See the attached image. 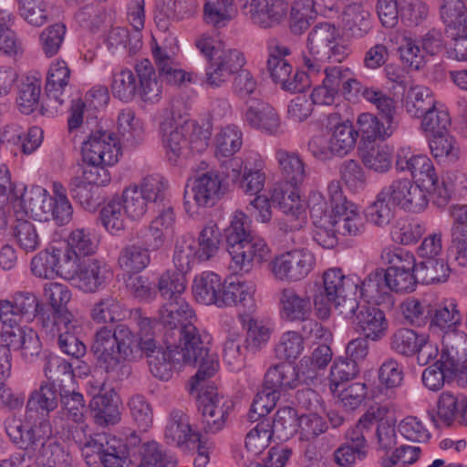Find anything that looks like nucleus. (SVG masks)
<instances>
[{
    "mask_svg": "<svg viewBox=\"0 0 467 467\" xmlns=\"http://www.w3.org/2000/svg\"><path fill=\"white\" fill-rule=\"evenodd\" d=\"M159 320L164 328L163 342L169 351L159 350L158 356L150 361L154 377L167 380L176 365L198 366L196 386L199 379L216 373L219 362L216 356L209 352L210 336L194 326V311L185 300L166 302L160 309Z\"/></svg>",
    "mask_w": 467,
    "mask_h": 467,
    "instance_id": "1",
    "label": "nucleus"
},
{
    "mask_svg": "<svg viewBox=\"0 0 467 467\" xmlns=\"http://www.w3.org/2000/svg\"><path fill=\"white\" fill-rule=\"evenodd\" d=\"M91 349L99 367L113 379H120L130 372L126 362L140 353L139 335L126 324H118L113 330L102 327L94 335Z\"/></svg>",
    "mask_w": 467,
    "mask_h": 467,
    "instance_id": "2",
    "label": "nucleus"
},
{
    "mask_svg": "<svg viewBox=\"0 0 467 467\" xmlns=\"http://www.w3.org/2000/svg\"><path fill=\"white\" fill-rule=\"evenodd\" d=\"M228 180L247 195L254 196L247 206L248 212L259 223H266L272 218L269 198L259 194L265 188L266 174L265 160L257 153L251 154L244 163L240 159H231L224 163Z\"/></svg>",
    "mask_w": 467,
    "mask_h": 467,
    "instance_id": "3",
    "label": "nucleus"
},
{
    "mask_svg": "<svg viewBox=\"0 0 467 467\" xmlns=\"http://www.w3.org/2000/svg\"><path fill=\"white\" fill-rule=\"evenodd\" d=\"M359 277L346 275L340 268H330L323 274V285L314 296V306L321 318L329 317L333 307L342 317L353 316L358 308L357 299Z\"/></svg>",
    "mask_w": 467,
    "mask_h": 467,
    "instance_id": "4",
    "label": "nucleus"
},
{
    "mask_svg": "<svg viewBox=\"0 0 467 467\" xmlns=\"http://www.w3.org/2000/svg\"><path fill=\"white\" fill-rule=\"evenodd\" d=\"M306 47L302 63L312 74L321 72L325 63L343 62L351 53L339 29L329 22L317 23L310 29Z\"/></svg>",
    "mask_w": 467,
    "mask_h": 467,
    "instance_id": "5",
    "label": "nucleus"
},
{
    "mask_svg": "<svg viewBox=\"0 0 467 467\" xmlns=\"http://www.w3.org/2000/svg\"><path fill=\"white\" fill-rule=\"evenodd\" d=\"M224 234L234 271L249 273L254 262H263L270 252L263 239L252 234L248 217L243 212L234 213Z\"/></svg>",
    "mask_w": 467,
    "mask_h": 467,
    "instance_id": "6",
    "label": "nucleus"
},
{
    "mask_svg": "<svg viewBox=\"0 0 467 467\" xmlns=\"http://www.w3.org/2000/svg\"><path fill=\"white\" fill-rule=\"evenodd\" d=\"M120 154L119 141L114 133L102 130L92 131L82 145L83 161L87 166L80 178L96 188L106 185L110 177L104 166L117 163Z\"/></svg>",
    "mask_w": 467,
    "mask_h": 467,
    "instance_id": "7",
    "label": "nucleus"
},
{
    "mask_svg": "<svg viewBox=\"0 0 467 467\" xmlns=\"http://www.w3.org/2000/svg\"><path fill=\"white\" fill-rule=\"evenodd\" d=\"M213 376L199 379L194 386L195 376L192 378L191 391H199L197 396L198 410L202 414V429L207 434H215L222 431L227 417L233 409V402L220 395L213 386H202V382Z\"/></svg>",
    "mask_w": 467,
    "mask_h": 467,
    "instance_id": "8",
    "label": "nucleus"
},
{
    "mask_svg": "<svg viewBox=\"0 0 467 467\" xmlns=\"http://www.w3.org/2000/svg\"><path fill=\"white\" fill-rule=\"evenodd\" d=\"M230 181L226 178L224 164L222 171L210 170L194 177L192 185H186L184 191V206L187 213L192 211V203L198 208L213 206L223 195Z\"/></svg>",
    "mask_w": 467,
    "mask_h": 467,
    "instance_id": "9",
    "label": "nucleus"
},
{
    "mask_svg": "<svg viewBox=\"0 0 467 467\" xmlns=\"http://www.w3.org/2000/svg\"><path fill=\"white\" fill-rule=\"evenodd\" d=\"M327 195L333 207L331 226L343 236H358L365 232L366 223L357 205L345 196L339 181L327 184Z\"/></svg>",
    "mask_w": 467,
    "mask_h": 467,
    "instance_id": "10",
    "label": "nucleus"
},
{
    "mask_svg": "<svg viewBox=\"0 0 467 467\" xmlns=\"http://www.w3.org/2000/svg\"><path fill=\"white\" fill-rule=\"evenodd\" d=\"M5 431L11 441L21 450L36 451L53 436L49 420L26 417V414L24 421L18 419L8 420Z\"/></svg>",
    "mask_w": 467,
    "mask_h": 467,
    "instance_id": "11",
    "label": "nucleus"
},
{
    "mask_svg": "<svg viewBox=\"0 0 467 467\" xmlns=\"http://www.w3.org/2000/svg\"><path fill=\"white\" fill-rule=\"evenodd\" d=\"M87 463L96 462L97 455L104 467H124L129 452L126 444L119 438L109 433H97L88 440L81 448Z\"/></svg>",
    "mask_w": 467,
    "mask_h": 467,
    "instance_id": "12",
    "label": "nucleus"
},
{
    "mask_svg": "<svg viewBox=\"0 0 467 467\" xmlns=\"http://www.w3.org/2000/svg\"><path fill=\"white\" fill-rule=\"evenodd\" d=\"M314 254L306 249H294L276 255L269 264L277 281L294 283L307 276L315 266Z\"/></svg>",
    "mask_w": 467,
    "mask_h": 467,
    "instance_id": "13",
    "label": "nucleus"
},
{
    "mask_svg": "<svg viewBox=\"0 0 467 467\" xmlns=\"http://www.w3.org/2000/svg\"><path fill=\"white\" fill-rule=\"evenodd\" d=\"M40 327L46 335L57 337L58 347L65 354L76 358L85 355L86 346L78 338L82 331L81 322L75 316H64L58 321L43 317Z\"/></svg>",
    "mask_w": 467,
    "mask_h": 467,
    "instance_id": "14",
    "label": "nucleus"
},
{
    "mask_svg": "<svg viewBox=\"0 0 467 467\" xmlns=\"http://www.w3.org/2000/svg\"><path fill=\"white\" fill-rule=\"evenodd\" d=\"M381 190L389 202L401 210L420 213L428 205L426 191L410 179H396Z\"/></svg>",
    "mask_w": 467,
    "mask_h": 467,
    "instance_id": "15",
    "label": "nucleus"
},
{
    "mask_svg": "<svg viewBox=\"0 0 467 467\" xmlns=\"http://www.w3.org/2000/svg\"><path fill=\"white\" fill-rule=\"evenodd\" d=\"M389 348L398 355L412 357L417 354L420 366L426 365L431 358L437 356V349L427 343L423 334H418L412 329L401 327L389 337Z\"/></svg>",
    "mask_w": 467,
    "mask_h": 467,
    "instance_id": "16",
    "label": "nucleus"
},
{
    "mask_svg": "<svg viewBox=\"0 0 467 467\" xmlns=\"http://www.w3.org/2000/svg\"><path fill=\"white\" fill-rule=\"evenodd\" d=\"M245 64L244 54L237 49H223L215 53L205 68L203 84L210 88H219L230 77L238 72Z\"/></svg>",
    "mask_w": 467,
    "mask_h": 467,
    "instance_id": "17",
    "label": "nucleus"
},
{
    "mask_svg": "<svg viewBox=\"0 0 467 467\" xmlns=\"http://www.w3.org/2000/svg\"><path fill=\"white\" fill-rule=\"evenodd\" d=\"M431 422L437 428L450 427L454 423L467 427V397L442 392L438 400L437 412L429 411Z\"/></svg>",
    "mask_w": 467,
    "mask_h": 467,
    "instance_id": "18",
    "label": "nucleus"
},
{
    "mask_svg": "<svg viewBox=\"0 0 467 467\" xmlns=\"http://www.w3.org/2000/svg\"><path fill=\"white\" fill-rule=\"evenodd\" d=\"M2 340L8 350L18 351L22 358L26 362H33L41 351L39 337L32 327L20 326L18 323L11 328L1 330Z\"/></svg>",
    "mask_w": 467,
    "mask_h": 467,
    "instance_id": "19",
    "label": "nucleus"
},
{
    "mask_svg": "<svg viewBox=\"0 0 467 467\" xmlns=\"http://www.w3.org/2000/svg\"><path fill=\"white\" fill-rule=\"evenodd\" d=\"M272 199L278 202L280 210L285 213V219L280 223V229L285 231H296L303 227L306 223L305 206L300 199L297 187L290 190L275 188Z\"/></svg>",
    "mask_w": 467,
    "mask_h": 467,
    "instance_id": "20",
    "label": "nucleus"
},
{
    "mask_svg": "<svg viewBox=\"0 0 467 467\" xmlns=\"http://www.w3.org/2000/svg\"><path fill=\"white\" fill-rule=\"evenodd\" d=\"M430 329L445 335H464L457 332L462 324V314L455 299L442 298L429 304Z\"/></svg>",
    "mask_w": 467,
    "mask_h": 467,
    "instance_id": "21",
    "label": "nucleus"
},
{
    "mask_svg": "<svg viewBox=\"0 0 467 467\" xmlns=\"http://www.w3.org/2000/svg\"><path fill=\"white\" fill-rule=\"evenodd\" d=\"M353 312V316L343 317L350 319L366 338L377 342L387 336L389 322L382 310L375 306L358 305V308Z\"/></svg>",
    "mask_w": 467,
    "mask_h": 467,
    "instance_id": "22",
    "label": "nucleus"
},
{
    "mask_svg": "<svg viewBox=\"0 0 467 467\" xmlns=\"http://www.w3.org/2000/svg\"><path fill=\"white\" fill-rule=\"evenodd\" d=\"M101 391L102 384L99 382L90 390L93 398L89 406L94 420L101 427L115 425L120 420V410L116 393L112 389L104 393Z\"/></svg>",
    "mask_w": 467,
    "mask_h": 467,
    "instance_id": "23",
    "label": "nucleus"
},
{
    "mask_svg": "<svg viewBox=\"0 0 467 467\" xmlns=\"http://www.w3.org/2000/svg\"><path fill=\"white\" fill-rule=\"evenodd\" d=\"M112 276L109 266L98 259H88L80 263L72 280L86 293H95L104 287Z\"/></svg>",
    "mask_w": 467,
    "mask_h": 467,
    "instance_id": "24",
    "label": "nucleus"
},
{
    "mask_svg": "<svg viewBox=\"0 0 467 467\" xmlns=\"http://www.w3.org/2000/svg\"><path fill=\"white\" fill-rule=\"evenodd\" d=\"M359 296L368 303L390 307L394 304L384 269H376L361 281L358 287Z\"/></svg>",
    "mask_w": 467,
    "mask_h": 467,
    "instance_id": "25",
    "label": "nucleus"
},
{
    "mask_svg": "<svg viewBox=\"0 0 467 467\" xmlns=\"http://www.w3.org/2000/svg\"><path fill=\"white\" fill-rule=\"evenodd\" d=\"M58 395L54 382L42 381L39 388L34 389L28 397L25 411L26 417L49 420L50 412L57 408Z\"/></svg>",
    "mask_w": 467,
    "mask_h": 467,
    "instance_id": "26",
    "label": "nucleus"
},
{
    "mask_svg": "<svg viewBox=\"0 0 467 467\" xmlns=\"http://www.w3.org/2000/svg\"><path fill=\"white\" fill-rule=\"evenodd\" d=\"M244 119L251 128L267 134H275L280 128V118L276 110L269 103L260 99L247 102Z\"/></svg>",
    "mask_w": 467,
    "mask_h": 467,
    "instance_id": "27",
    "label": "nucleus"
},
{
    "mask_svg": "<svg viewBox=\"0 0 467 467\" xmlns=\"http://www.w3.org/2000/svg\"><path fill=\"white\" fill-rule=\"evenodd\" d=\"M279 309L286 321H305L312 313L311 300L293 287H285L279 293Z\"/></svg>",
    "mask_w": 467,
    "mask_h": 467,
    "instance_id": "28",
    "label": "nucleus"
},
{
    "mask_svg": "<svg viewBox=\"0 0 467 467\" xmlns=\"http://www.w3.org/2000/svg\"><path fill=\"white\" fill-rule=\"evenodd\" d=\"M43 295L48 301L51 310L47 311L42 308L38 317L39 326H43V317H48L51 321H58L64 316H75L67 306L71 299V292L66 285L60 283L46 284Z\"/></svg>",
    "mask_w": 467,
    "mask_h": 467,
    "instance_id": "29",
    "label": "nucleus"
},
{
    "mask_svg": "<svg viewBox=\"0 0 467 467\" xmlns=\"http://www.w3.org/2000/svg\"><path fill=\"white\" fill-rule=\"evenodd\" d=\"M195 436L202 435L192 431L189 417L182 410H172L165 429L167 443L186 451L191 444H195Z\"/></svg>",
    "mask_w": 467,
    "mask_h": 467,
    "instance_id": "30",
    "label": "nucleus"
},
{
    "mask_svg": "<svg viewBox=\"0 0 467 467\" xmlns=\"http://www.w3.org/2000/svg\"><path fill=\"white\" fill-rule=\"evenodd\" d=\"M162 143L166 155L172 163L188 151V140L184 130V122L177 125L173 118H166L160 126Z\"/></svg>",
    "mask_w": 467,
    "mask_h": 467,
    "instance_id": "31",
    "label": "nucleus"
},
{
    "mask_svg": "<svg viewBox=\"0 0 467 467\" xmlns=\"http://www.w3.org/2000/svg\"><path fill=\"white\" fill-rule=\"evenodd\" d=\"M256 285L254 281L230 278L225 280L222 286L219 307H229L237 305L251 306Z\"/></svg>",
    "mask_w": 467,
    "mask_h": 467,
    "instance_id": "32",
    "label": "nucleus"
},
{
    "mask_svg": "<svg viewBox=\"0 0 467 467\" xmlns=\"http://www.w3.org/2000/svg\"><path fill=\"white\" fill-rule=\"evenodd\" d=\"M345 30L354 38H363L371 31L373 25L369 9L362 2L354 1L343 14Z\"/></svg>",
    "mask_w": 467,
    "mask_h": 467,
    "instance_id": "33",
    "label": "nucleus"
},
{
    "mask_svg": "<svg viewBox=\"0 0 467 467\" xmlns=\"http://www.w3.org/2000/svg\"><path fill=\"white\" fill-rule=\"evenodd\" d=\"M223 283L221 277L212 271L197 275L192 282V290L195 300L202 305H214L219 307Z\"/></svg>",
    "mask_w": 467,
    "mask_h": 467,
    "instance_id": "34",
    "label": "nucleus"
},
{
    "mask_svg": "<svg viewBox=\"0 0 467 467\" xmlns=\"http://www.w3.org/2000/svg\"><path fill=\"white\" fill-rule=\"evenodd\" d=\"M333 5L320 0H296L291 6L290 27L295 34H301L309 26L310 20L318 13L332 10Z\"/></svg>",
    "mask_w": 467,
    "mask_h": 467,
    "instance_id": "35",
    "label": "nucleus"
},
{
    "mask_svg": "<svg viewBox=\"0 0 467 467\" xmlns=\"http://www.w3.org/2000/svg\"><path fill=\"white\" fill-rule=\"evenodd\" d=\"M267 69L272 80L281 85L293 71L292 65L285 59L291 54L288 47L281 44L276 39L267 42Z\"/></svg>",
    "mask_w": 467,
    "mask_h": 467,
    "instance_id": "36",
    "label": "nucleus"
},
{
    "mask_svg": "<svg viewBox=\"0 0 467 467\" xmlns=\"http://www.w3.org/2000/svg\"><path fill=\"white\" fill-rule=\"evenodd\" d=\"M275 160L285 181L291 187L301 185L306 177V164L298 153L284 149L275 150Z\"/></svg>",
    "mask_w": 467,
    "mask_h": 467,
    "instance_id": "37",
    "label": "nucleus"
},
{
    "mask_svg": "<svg viewBox=\"0 0 467 467\" xmlns=\"http://www.w3.org/2000/svg\"><path fill=\"white\" fill-rule=\"evenodd\" d=\"M266 387L280 391L296 389L299 383V373L292 363H280L270 367L265 374Z\"/></svg>",
    "mask_w": 467,
    "mask_h": 467,
    "instance_id": "38",
    "label": "nucleus"
},
{
    "mask_svg": "<svg viewBox=\"0 0 467 467\" xmlns=\"http://www.w3.org/2000/svg\"><path fill=\"white\" fill-rule=\"evenodd\" d=\"M139 78L138 93L148 103H157L162 93V87L156 78L155 70L149 60H143L136 66Z\"/></svg>",
    "mask_w": 467,
    "mask_h": 467,
    "instance_id": "39",
    "label": "nucleus"
},
{
    "mask_svg": "<svg viewBox=\"0 0 467 467\" xmlns=\"http://www.w3.org/2000/svg\"><path fill=\"white\" fill-rule=\"evenodd\" d=\"M440 17L449 36L458 35L467 29V11L462 0H442Z\"/></svg>",
    "mask_w": 467,
    "mask_h": 467,
    "instance_id": "40",
    "label": "nucleus"
},
{
    "mask_svg": "<svg viewBox=\"0 0 467 467\" xmlns=\"http://www.w3.org/2000/svg\"><path fill=\"white\" fill-rule=\"evenodd\" d=\"M69 68L65 61L53 63L48 70L46 84V92L50 102L61 106L64 101V89L68 84Z\"/></svg>",
    "mask_w": 467,
    "mask_h": 467,
    "instance_id": "41",
    "label": "nucleus"
},
{
    "mask_svg": "<svg viewBox=\"0 0 467 467\" xmlns=\"http://www.w3.org/2000/svg\"><path fill=\"white\" fill-rule=\"evenodd\" d=\"M197 6V0H157L155 17L158 23L187 19L194 15Z\"/></svg>",
    "mask_w": 467,
    "mask_h": 467,
    "instance_id": "42",
    "label": "nucleus"
},
{
    "mask_svg": "<svg viewBox=\"0 0 467 467\" xmlns=\"http://www.w3.org/2000/svg\"><path fill=\"white\" fill-rule=\"evenodd\" d=\"M53 196H50V211L47 213V221L51 217L57 224H67L73 216V208L67 196V190L60 182H52Z\"/></svg>",
    "mask_w": 467,
    "mask_h": 467,
    "instance_id": "43",
    "label": "nucleus"
},
{
    "mask_svg": "<svg viewBox=\"0 0 467 467\" xmlns=\"http://www.w3.org/2000/svg\"><path fill=\"white\" fill-rule=\"evenodd\" d=\"M89 315L97 324L114 323L125 317V308L117 297L106 296L92 305Z\"/></svg>",
    "mask_w": 467,
    "mask_h": 467,
    "instance_id": "44",
    "label": "nucleus"
},
{
    "mask_svg": "<svg viewBox=\"0 0 467 467\" xmlns=\"http://www.w3.org/2000/svg\"><path fill=\"white\" fill-rule=\"evenodd\" d=\"M150 248L145 244H132L123 247L118 261L120 268L130 273L144 270L150 263Z\"/></svg>",
    "mask_w": 467,
    "mask_h": 467,
    "instance_id": "45",
    "label": "nucleus"
},
{
    "mask_svg": "<svg viewBox=\"0 0 467 467\" xmlns=\"http://www.w3.org/2000/svg\"><path fill=\"white\" fill-rule=\"evenodd\" d=\"M49 199L46 189L36 186L26 190L21 196V202L26 214L38 221H47V213L50 211Z\"/></svg>",
    "mask_w": 467,
    "mask_h": 467,
    "instance_id": "46",
    "label": "nucleus"
},
{
    "mask_svg": "<svg viewBox=\"0 0 467 467\" xmlns=\"http://www.w3.org/2000/svg\"><path fill=\"white\" fill-rule=\"evenodd\" d=\"M299 417L289 406L282 407L275 414L270 431L278 441H287L298 431Z\"/></svg>",
    "mask_w": 467,
    "mask_h": 467,
    "instance_id": "47",
    "label": "nucleus"
},
{
    "mask_svg": "<svg viewBox=\"0 0 467 467\" xmlns=\"http://www.w3.org/2000/svg\"><path fill=\"white\" fill-rule=\"evenodd\" d=\"M138 76L129 68L116 69L110 84L113 96L124 102L131 101L138 93Z\"/></svg>",
    "mask_w": 467,
    "mask_h": 467,
    "instance_id": "48",
    "label": "nucleus"
},
{
    "mask_svg": "<svg viewBox=\"0 0 467 467\" xmlns=\"http://www.w3.org/2000/svg\"><path fill=\"white\" fill-rule=\"evenodd\" d=\"M436 103L431 91L424 86L410 87L405 96V109L412 118H420Z\"/></svg>",
    "mask_w": 467,
    "mask_h": 467,
    "instance_id": "49",
    "label": "nucleus"
},
{
    "mask_svg": "<svg viewBox=\"0 0 467 467\" xmlns=\"http://www.w3.org/2000/svg\"><path fill=\"white\" fill-rule=\"evenodd\" d=\"M433 158L439 162L452 163L460 158V147L457 140L448 133L434 134L429 140Z\"/></svg>",
    "mask_w": 467,
    "mask_h": 467,
    "instance_id": "50",
    "label": "nucleus"
},
{
    "mask_svg": "<svg viewBox=\"0 0 467 467\" xmlns=\"http://www.w3.org/2000/svg\"><path fill=\"white\" fill-rule=\"evenodd\" d=\"M186 275L178 270H168L161 275L158 290L164 300L167 302L184 300L182 295L187 286Z\"/></svg>",
    "mask_w": 467,
    "mask_h": 467,
    "instance_id": "51",
    "label": "nucleus"
},
{
    "mask_svg": "<svg viewBox=\"0 0 467 467\" xmlns=\"http://www.w3.org/2000/svg\"><path fill=\"white\" fill-rule=\"evenodd\" d=\"M196 258L198 256L195 238L190 234L179 236L175 241L172 257L176 270L189 273Z\"/></svg>",
    "mask_w": 467,
    "mask_h": 467,
    "instance_id": "52",
    "label": "nucleus"
},
{
    "mask_svg": "<svg viewBox=\"0 0 467 467\" xmlns=\"http://www.w3.org/2000/svg\"><path fill=\"white\" fill-rule=\"evenodd\" d=\"M358 138V132L349 121L337 124L332 129L329 138V147L333 154L342 157L354 149Z\"/></svg>",
    "mask_w": 467,
    "mask_h": 467,
    "instance_id": "53",
    "label": "nucleus"
},
{
    "mask_svg": "<svg viewBox=\"0 0 467 467\" xmlns=\"http://www.w3.org/2000/svg\"><path fill=\"white\" fill-rule=\"evenodd\" d=\"M359 131L367 140L381 139L390 137L398 128V123L383 122L371 113H361L357 119Z\"/></svg>",
    "mask_w": 467,
    "mask_h": 467,
    "instance_id": "54",
    "label": "nucleus"
},
{
    "mask_svg": "<svg viewBox=\"0 0 467 467\" xmlns=\"http://www.w3.org/2000/svg\"><path fill=\"white\" fill-rule=\"evenodd\" d=\"M451 354V349L442 351L441 359L423 370L421 380L423 385L430 390L438 391L444 386L446 380L453 379L452 374L449 372L445 366Z\"/></svg>",
    "mask_w": 467,
    "mask_h": 467,
    "instance_id": "55",
    "label": "nucleus"
},
{
    "mask_svg": "<svg viewBox=\"0 0 467 467\" xmlns=\"http://www.w3.org/2000/svg\"><path fill=\"white\" fill-rule=\"evenodd\" d=\"M419 282L426 285L444 282L450 274V267L441 257L422 259L416 268Z\"/></svg>",
    "mask_w": 467,
    "mask_h": 467,
    "instance_id": "56",
    "label": "nucleus"
},
{
    "mask_svg": "<svg viewBox=\"0 0 467 467\" xmlns=\"http://www.w3.org/2000/svg\"><path fill=\"white\" fill-rule=\"evenodd\" d=\"M13 236L19 248L26 254L36 251L42 244L36 225L28 220L17 219L15 222Z\"/></svg>",
    "mask_w": 467,
    "mask_h": 467,
    "instance_id": "57",
    "label": "nucleus"
},
{
    "mask_svg": "<svg viewBox=\"0 0 467 467\" xmlns=\"http://www.w3.org/2000/svg\"><path fill=\"white\" fill-rule=\"evenodd\" d=\"M233 0H205L203 17L206 23L214 26H223L235 15Z\"/></svg>",
    "mask_w": 467,
    "mask_h": 467,
    "instance_id": "58",
    "label": "nucleus"
},
{
    "mask_svg": "<svg viewBox=\"0 0 467 467\" xmlns=\"http://www.w3.org/2000/svg\"><path fill=\"white\" fill-rule=\"evenodd\" d=\"M222 234L214 222H209L198 236L197 256L200 261H207L219 251Z\"/></svg>",
    "mask_w": 467,
    "mask_h": 467,
    "instance_id": "59",
    "label": "nucleus"
},
{
    "mask_svg": "<svg viewBox=\"0 0 467 467\" xmlns=\"http://www.w3.org/2000/svg\"><path fill=\"white\" fill-rule=\"evenodd\" d=\"M242 145L241 129L235 125L225 126L215 137V154L217 157H231L240 150Z\"/></svg>",
    "mask_w": 467,
    "mask_h": 467,
    "instance_id": "60",
    "label": "nucleus"
},
{
    "mask_svg": "<svg viewBox=\"0 0 467 467\" xmlns=\"http://www.w3.org/2000/svg\"><path fill=\"white\" fill-rule=\"evenodd\" d=\"M118 130L124 142L136 145L143 139V129L131 109H122L118 116Z\"/></svg>",
    "mask_w": 467,
    "mask_h": 467,
    "instance_id": "61",
    "label": "nucleus"
},
{
    "mask_svg": "<svg viewBox=\"0 0 467 467\" xmlns=\"http://www.w3.org/2000/svg\"><path fill=\"white\" fill-rule=\"evenodd\" d=\"M118 130L124 142L136 145L143 139V129L131 109H122L118 116Z\"/></svg>",
    "mask_w": 467,
    "mask_h": 467,
    "instance_id": "62",
    "label": "nucleus"
},
{
    "mask_svg": "<svg viewBox=\"0 0 467 467\" xmlns=\"http://www.w3.org/2000/svg\"><path fill=\"white\" fill-rule=\"evenodd\" d=\"M41 93V80L34 77H27L22 82L16 102L23 114H30L38 105Z\"/></svg>",
    "mask_w": 467,
    "mask_h": 467,
    "instance_id": "63",
    "label": "nucleus"
},
{
    "mask_svg": "<svg viewBox=\"0 0 467 467\" xmlns=\"http://www.w3.org/2000/svg\"><path fill=\"white\" fill-rule=\"evenodd\" d=\"M363 165L377 173H387L392 168V156L387 147H371L359 151Z\"/></svg>",
    "mask_w": 467,
    "mask_h": 467,
    "instance_id": "64",
    "label": "nucleus"
}]
</instances>
